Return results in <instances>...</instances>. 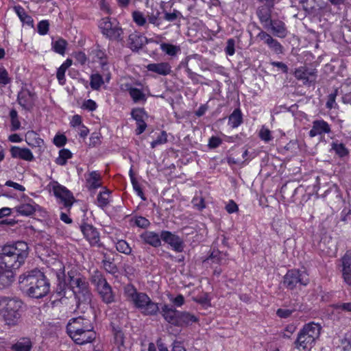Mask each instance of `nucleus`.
I'll return each mask as SVG.
<instances>
[{"label":"nucleus","instance_id":"1","mask_svg":"<svg viewBox=\"0 0 351 351\" xmlns=\"http://www.w3.org/2000/svg\"><path fill=\"white\" fill-rule=\"evenodd\" d=\"M67 289L72 291L79 310L84 312V308L90 307L93 295L89 282L84 275L75 271H69L64 282H59L57 293L60 297H66Z\"/></svg>","mask_w":351,"mask_h":351},{"label":"nucleus","instance_id":"2","mask_svg":"<svg viewBox=\"0 0 351 351\" xmlns=\"http://www.w3.org/2000/svg\"><path fill=\"white\" fill-rule=\"evenodd\" d=\"M28 250V245L24 241L3 246L0 254V269L4 274L11 272L14 276V271L25 263Z\"/></svg>","mask_w":351,"mask_h":351},{"label":"nucleus","instance_id":"3","mask_svg":"<svg viewBox=\"0 0 351 351\" xmlns=\"http://www.w3.org/2000/svg\"><path fill=\"white\" fill-rule=\"evenodd\" d=\"M69 336L79 345L92 342L96 338L93 317L80 315L71 318L66 326Z\"/></svg>","mask_w":351,"mask_h":351},{"label":"nucleus","instance_id":"4","mask_svg":"<svg viewBox=\"0 0 351 351\" xmlns=\"http://www.w3.org/2000/svg\"><path fill=\"white\" fill-rule=\"evenodd\" d=\"M19 283L25 289L29 296L42 298L50 290V283L45 274L40 270L27 271L19 277Z\"/></svg>","mask_w":351,"mask_h":351},{"label":"nucleus","instance_id":"5","mask_svg":"<svg viewBox=\"0 0 351 351\" xmlns=\"http://www.w3.org/2000/svg\"><path fill=\"white\" fill-rule=\"evenodd\" d=\"M123 294L126 300L144 315H156L158 313V304L153 302L147 293L138 291L133 285H126L123 288Z\"/></svg>","mask_w":351,"mask_h":351},{"label":"nucleus","instance_id":"6","mask_svg":"<svg viewBox=\"0 0 351 351\" xmlns=\"http://www.w3.org/2000/svg\"><path fill=\"white\" fill-rule=\"evenodd\" d=\"M145 5L147 10L144 12L135 10L132 13L133 21L139 27L152 25L155 27L160 28L162 24V12L158 3L154 0H146Z\"/></svg>","mask_w":351,"mask_h":351},{"label":"nucleus","instance_id":"7","mask_svg":"<svg viewBox=\"0 0 351 351\" xmlns=\"http://www.w3.org/2000/svg\"><path fill=\"white\" fill-rule=\"evenodd\" d=\"M23 302L16 298L0 296V315L8 325H16L21 317Z\"/></svg>","mask_w":351,"mask_h":351},{"label":"nucleus","instance_id":"8","mask_svg":"<svg viewBox=\"0 0 351 351\" xmlns=\"http://www.w3.org/2000/svg\"><path fill=\"white\" fill-rule=\"evenodd\" d=\"M321 329V326L314 322L305 324L298 334L295 347L300 351L310 350L319 338Z\"/></svg>","mask_w":351,"mask_h":351},{"label":"nucleus","instance_id":"9","mask_svg":"<svg viewBox=\"0 0 351 351\" xmlns=\"http://www.w3.org/2000/svg\"><path fill=\"white\" fill-rule=\"evenodd\" d=\"M101 33L110 40L122 41L123 30L116 19L103 18L99 24Z\"/></svg>","mask_w":351,"mask_h":351},{"label":"nucleus","instance_id":"10","mask_svg":"<svg viewBox=\"0 0 351 351\" xmlns=\"http://www.w3.org/2000/svg\"><path fill=\"white\" fill-rule=\"evenodd\" d=\"M91 279L92 282L95 286L101 300L107 304L114 302L115 300L114 294L111 286L107 282L103 274L97 271L92 276Z\"/></svg>","mask_w":351,"mask_h":351},{"label":"nucleus","instance_id":"11","mask_svg":"<svg viewBox=\"0 0 351 351\" xmlns=\"http://www.w3.org/2000/svg\"><path fill=\"white\" fill-rule=\"evenodd\" d=\"M309 282L308 275L305 270L291 269L284 276L283 284L289 289H295L298 285L306 286Z\"/></svg>","mask_w":351,"mask_h":351},{"label":"nucleus","instance_id":"12","mask_svg":"<svg viewBox=\"0 0 351 351\" xmlns=\"http://www.w3.org/2000/svg\"><path fill=\"white\" fill-rule=\"evenodd\" d=\"M49 186L54 195L59 199V202L62 204L65 208L69 210L74 201L71 192L56 181L51 182Z\"/></svg>","mask_w":351,"mask_h":351},{"label":"nucleus","instance_id":"13","mask_svg":"<svg viewBox=\"0 0 351 351\" xmlns=\"http://www.w3.org/2000/svg\"><path fill=\"white\" fill-rule=\"evenodd\" d=\"M294 76L297 80L302 81L304 85L311 86L316 82L317 71L313 68L302 66L295 69Z\"/></svg>","mask_w":351,"mask_h":351},{"label":"nucleus","instance_id":"14","mask_svg":"<svg viewBox=\"0 0 351 351\" xmlns=\"http://www.w3.org/2000/svg\"><path fill=\"white\" fill-rule=\"evenodd\" d=\"M162 241L168 244L171 248L176 252H182L184 250V242L178 235L168 231L162 230L160 232Z\"/></svg>","mask_w":351,"mask_h":351},{"label":"nucleus","instance_id":"15","mask_svg":"<svg viewBox=\"0 0 351 351\" xmlns=\"http://www.w3.org/2000/svg\"><path fill=\"white\" fill-rule=\"evenodd\" d=\"M331 132V127L328 122L324 119H317L312 122V127L308 132L310 137L320 136L321 138L325 134H328Z\"/></svg>","mask_w":351,"mask_h":351},{"label":"nucleus","instance_id":"16","mask_svg":"<svg viewBox=\"0 0 351 351\" xmlns=\"http://www.w3.org/2000/svg\"><path fill=\"white\" fill-rule=\"evenodd\" d=\"M126 90L128 92L134 103H145L148 96H151L149 89L145 87L143 89H139L132 86L131 85H126Z\"/></svg>","mask_w":351,"mask_h":351},{"label":"nucleus","instance_id":"17","mask_svg":"<svg viewBox=\"0 0 351 351\" xmlns=\"http://www.w3.org/2000/svg\"><path fill=\"white\" fill-rule=\"evenodd\" d=\"M257 38L261 40L264 41L269 48L276 54H281L283 53L282 45L270 34L261 30L257 35Z\"/></svg>","mask_w":351,"mask_h":351},{"label":"nucleus","instance_id":"18","mask_svg":"<svg viewBox=\"0 0 351 351\" xmlns=\"http://www.w3.org/2000/svg\"><path fill=\"white\" fill-rule=\"evenodd\" d=\"M80 230L91 245H97L99 242V233L93 225L84 223L80 226Z\"/></svg>","mask_w":351,"mask_h":351},{"label":"nucleus","instance_id":"19","mask_svg":"<svg viewBox=\"0 0 351 351\" xmlns=\"http://www.w3.org/2000/svg\"><path fill=\"white\" fill-rule=\"evenodd\" d=\"M132 117L136 121L137 128L136 129V134L139 135L142 134L147 128V124L145 121V118L147 114L143 108H134L131 112Z\"/></svg>","mask_w":351,"mask_h":351},{"label":"nucleus","instance_id":"20","mask_svg":"<svg viewBox=\"0 0 351 351\" xmlns=\"http://www.w3.org/2000/svg\"><path fill=\"white\" fill-rule=\"evenodd\" d=\"M267 29H270L274 36L280 38H285L289 33L285 23L279 19H273Z\"/></svg>","mask_w":351,"mask_h":351},{"label":"nucleus","instance_id":"21","mask_svg":"<svg viewBox=\"0 0 351 351\" xmlns=\"http://www.w3.org/2000/svg\"><path fill=\"white\" fill-rule=\"evenodd\" d=\"M10 152L13 158L21 159L26 161H32L34 158L31 150L26 147L12 146L10 147Z\"/></svg>","mask_w":351,"mask_h":351},{"label":"nucleus","instance_id":"22","mask_svg":"<svg viewBox=\"0 0 351 351\" xmlns=\"http://www.w3.org/2000/svg\"><path fill=\"white\" fill-rule=\"evenodd\" d=\"M142 241L154 247H158L161 245L160 233H156L154 231H145L141 235Z\"/></svg>","mask_w":351,"mask_h":351},{"label":"nucleus","instance_id":"23","mask_svg":"<svg viewBox=\"0 0 351 351\" xmlns=\"http://www.w3.org/2000/svg\"><path fill=\"white\" fill-rule=\"evenodd\" d=\"M342 275L345 282L351 285V252L348 251L341 258Z\"/></svg>","mask_w":351,"mask_h":351},{"label":"nucleus","instance_id":"24","mask_svg":"<svg viewBox=\"0 0 351 351\" xmlns=\"http://www.w3.org/2000/svg\"><path fill=\"white\" fill-rule=\"evenodd\" d=\"M180 311L165 304L162 308V315L169 324L178 326Z\"/></svg>","mask_w":351,"mask_h":351},{"label":"nucleus","instance_id":"25","mask_svg":"<svg viewBox=\"0 0 351 351\" xmlns=\"http://www.w3.org/2000/svg\"><path fill=\"white\" fill-rule=\"evenodd\" d=\"M91 56L95 62H98L103 69L108 64V56L104 49L97 45L92 51Z\"/></svg>","mask_w":351,"mask_h":351},{"label":"nucleus","instance_id":"26","mask_svg":"<svg viewBox=\"0 0 351 351\" xmlns=\"http://www.w3.org/2000/svg\"><path fill=\"white\" fill-rule=\"evenodd\" d=\"M146 68L149 71L161 75H167L171 72V66L168 62L151 63L147 64Z\"/></svg>","mask_w":351,"mask_h":351},{"label":"nucleus","instance_id":"27","mask_svg":"<svg viewBox=\"0 0 351 351\" xmlns=\"http://www.w3.org/2000/svg\"><path fill=\"white\" fill-rule=\"evenodd\" d=\"M38 205L33 201L30 200L27 203L21 204L15 207L16 213L22 216L32 215L36 210Z\"/></svg>","mask_w":351,"mask_h":351},{"label":"nucleus","instance_id":"28","mask_svg":"<svg viewBox=\"0 0 351 351\" xmlns=\"http://www.w3.org/2000/svg\"><path fill=\"white\" fill-rule=\"evenodd\" d=\"M271 8L261 6L257 9L256 14L265 28H269V23L272 21L271 19Z\"/></svg>","mask_w":351,"mask_h":351},{"label":"nucleus","instance_id":"29","mask_svg":"<svg viewBox=\"0 0 351 351\" xmlns=\"http://www.w3.org/2000/svg\"><path fill=\"white\" fill-rule=\"evenodd\" d=\"M32 346L29 338L21 337L12 345L11 350L12 351H31Z\"/></svg>","mask_w":351,"mask_h":351},{"label":"nucleus","instance_id":"30","mask_svg":"<svg viewBox=\"0 0 351 351\" xmlns=\"http://www.w3.org/2000/svg\"><path fill=\"white\" fill-rule=\"evenodd\" d=\"M205 263L210 265L212 267L215 265H221L226 263L227 260L225 254L219 252H213L206 260Z\"/></svg>","mask_w":351,"mask_h":351},{"label":"nucleus","instance_id":"31","mask_svg":"<svg viewBox=\"0 0 351 351\" xmlns=\"http://www.w3.org/2000/svg\"><path fill=\"white\" fill-rule=\"evenodd\" d=\"M145 38L137 32L129 36V45L132 50L141 49L145 44Z\"/></svg>","mask_w":351,"mask_h":351},{"label":"nucleus","instance_id":"32","mask_svg":"<svg viewBox=\"0 0 351 351\" xmlns=\"http://www.w3.org/2000/svg\"><path fill=\"white\" fill-rule=\"evenodd\" d=\"M101 175L99 172L93 171L86 178V184L89 189H95L101 186Z\"/></svg>","mask_w":351,"mask_h":351},{"label":"nucleus","instance_id":"33","mask_svg":"<svg viewBox=\"0 0 351 351\" xmlns=\"http://www.w3.org/2000/svg\"><path fill=\"white\" fill-rule=\"evenodd\" d=\"M14 10L23 23L26 24L27 25L32 27H34V20L32 17L27 14L25 9L22 6H14Z\"/></svg>","mask_w":351,"mask_h":351},{"label":"nucleus","instance_id":"34","mask_svg":"<svg viewBox=\"0 0 351 351\" xmlns=\"http://www.w3.org/2000/svg\"><path fill=\"white\" fill-rule=\"evenodd\" d=\"M18 101L24 109H30L34 104L33 96L29 91H24L19 94Z\"/></svg>","mask_w":351,"mask_h":351},{"label":"nucleus","instance_id":"35","mask_svg":"<svg viewBox=\"0 0 351 351\" xmlns=\"http://www.w3.org/2000/svg\"><path fill=\"white\" fill-rule=\"evenodd\" d=\"M72 60L66 59L58 69L56 77L60 85H64L66 83L65 73L66 70L72 65Z\"/></svg>","mask_w":351,"mask_h":351},{"label":"nucleus","instance_id":"36","mask_svg":"<svg viewBox=\"0 0 351 351\" xmlns=\"http://www.w3.org/2000/svg\"><path fill=\"white\" fill-rule=\"evenodd\" d=\"M26 143L32 147H40L43 145V140L34 131H28L25 134Z\"/></svg>","mask_w":351,"mask_h":351},{"label":"nucleus","instance_id":"37","mask_svg":"<svg viewBox=\"0 0 351 351\" xmlns=\"http://www.w3.org/2000/svg\"><path fill=\"white\" fill-rule=\"evenodd\" d=\"M243 122L242 113L240 109H235L229 116L228 124L232 128H238Z\"/></svg>","mask_w":351,"mask_h":351},{"label":"nucleus","instance_id":"38","mask_svg":"<svg viewBox=\"0 0 351 351\" xmlns=\"http://www.w3.org/2000/svg\"><path fill=\"white\" fill-rule=\"evenodd\" d=\"M197 321V317L194 315L185 311H180L178 326L189 325Z\"/></svg>","mask_w":351,"mask_h":351},{"label":"nucleus","instance_id":"39","mask_svg":"<svg viewBox=\"0 0 351 351\" xmlns=\"http://www.w3.org/2000/svg\"><path fill=\"white\" fill-rule=\"evenodd\" d=\"M67 46V42L61 38H58L56 40H52L51 47L52 49L57 53L64 55L65 53V49Z\"/></svg>","mask_w":351,"mask_h":351},{"label":"nucleus","instance_id":"40","mask_svg":"<svg viewBox=\"0 0 351 351\" xmlns=\"http://www.w3.org/2000/svg\"><path fill=\"white\" fill-rule=\"evenodd\" d=\"M331 149L341 158L345 157L349 154L348 149L346 147L345 145L341 143H339L338 141H334L331 143Z\"/></svg>","mask_w":351,"mask_h":351},{"label":"nucleus","instance_id":"41","mask_svg":"<svg viewBox=\"0 0 351 351\" xmlns=\"http://www.w3.org/2000/svg\"><path fill=\"white\" fill-rule=\"evenodd\" d=\"M90 86L93 90H98L104 84L103 77L99 73L92 74L90 77Z\"/></svg>","mask_w":351,"mask_h":351},{"label":"nucleus","instance_id":"42","mask_svg":"<svg viewBox=\"0 0 351 351\" xmlns=\"http://www.w3.org/2000/svg\"><path fill=\"white\" fill-rule=\"evenodd\" d=\"M160 49L166 54L171 56H174L180 51V48L179 46L165 43H163L160 45Z\"/></svg>","mask_w":351,"mask_h":351},{"label":"nucleus","instance_id":"43","mask_svg":"<svg viewBox=\"0 0 351 351\" xmlns=\"http://www.w3.org/2000/svg\"><path fill=\"white\" fill-rule=\"evenodd\" d=\"M110 191L106 189L105 191L100 192L97 198V205L101 207L104 208L106 206L109 202H110Z\"/></svg>","mask_w":351,"mask_h":351},{"label":"nucleus","instance_id":"44","mask_svg":"<svg viewBox=\"0 0 351 351\" xmlns=\"http://www.w3.org/2000/svg\"><path fill=\"white\" fill-rule=\"evenodd\" d=\"M72 156L71 152L67 149H62L59 152V156L56 159V163L59 165H64L68 159Z\"/></svg>","mask_w":351,"mask_h":351},{"label":"nucleus","instance_id":"45","mask_svg":"<svg viewBox=\"0 0 351 351\" xmlns=\"http://www.w3.org/2000/svg\"><path fill=\"white\" fill-rule=\"evenodd\" d=\"M14 280V275L11 272L4 274L0 269V289L9 286Z\"/></svg>","mask_w":351,"mask_h":351},{"label":"nucleus","instance_id":"46","mask_svg":"<svg viewBox=\"0 0 351 351\" xmlns=\"http://www.w3.org/2000/svg\"><path fill=\"white\" fill-rule=\"evenodd\" d=\"M116 249L118 252L127 255L132 252V248L125 240H119L116 243Z\"/></svg>","mask_w":351,"mask_h":351},{"label":"nucleus","instance_id":"47","mask_svg":"<svg viewBox=\"0 0 351 351\" xmlns=\"http://www.w3.org/2000/svg\"><path fill=\"white\" fill-rule=\"evenodd\" d=\"M182 15L180 12L176 10H173L172 12H165L162 16V20L165 19L169 22H174L178 19H180Z\"/></svg>","mask_w":351,"mask_h":351},{"label":"nucleus","instance_id":"48","mask_svg":"<svg viewBox=\"0 0 351 351\" xmlns=\"http://www.w3.org/2000/svg\"><path fill=\"white\" fill-rule=\"evenodd\" d=\"M167 142V134L165 131H162L158 136L151 143V147L152 149L158 145H163Z\"/></svg>","mask_w":351,"mask_h":351},{"label":"nucleus","instance_id":"49","mask_svg":"<svg viewBox=\"0 0 351 351\" xmlns=\"http://www.w3.org/2000/svg\"><path fill=\"white\" fill-rule=\"evenodd\" d=\"M104 269L110 274H115L117 268L115 264L110 260V258H105L102 261Z\"/></svg>","mask_w":351,"mask_h":351},{"label":"nucleus","instance_id":"50","mask_svg":"<svg viewBox=\"0 0 351 351\" xmlns=\"http://www.w3.org/2000/svg\"><path fill=\"white\" fill-rule=\"evenodd\" d=\"M11 82L8 72L3 66H0V85L5 86Z\"/></svg>","mask_w":351,"mask_h":351},{"label":"nucleus","instance_id":"51","mask_svg":"<svg viewBox=\"0 0 351 351\" xmlns=\"http://www.w3.org/2000/svg\"><path fill=\"white\" fill-rule=\"evenodd\" d=\"M49 23L47 20H43L38 23L37 29L40 35H46L49 32Z\"/></svg>","mask_w":351,"mask_h":351},{"label":"nucleus","instance_id":"52","mask_svg":"<svg viewBox=\"0 0 351 351\" xmlns=\"http://www.w3.org/2000/svg\"><path fill=\"white\" fill-rule=\"evenodd\" d=\"M193 207L198 210H202L206 207L204 199L201 196H195L192 199Z\"/></svg>","mask_w":351,"mask_h":351},{"label":"nucleus","instance_id":"53","mask_svg":"<svg viewBox=\"0 0 351 351\" xmlns=\"http://www.w3.org/2000/svg\"><path fill=\"white\" fill-rule=\"evenodd\" d=\"M259 136L265 142H269L273 138L271 134V131L265 127H263L261 129L259 132Z\"/></svg>","mask_w":351,"mask_h":351},{"label":"nucleus","instance_id":"54","mask_svg":"<svg viewBox=\"0 0 351 351\" xmlns=\"http://www.w3.org/2000/svg\"><path fill=\"white\" fill-rule=\"evenodd\" d=\"M235 40L233 38H230L227 40L225 52L228 56H233L235 53Z\"/></svg>","mask_w":351,"mask_h":351},{"label":"nucleus","instance_id":"55","mask_svg":"<svg viewBox=\"0 0 351 351\" xmlns=\"http://www.w3.org/2000/svg\"><path fill=\"white\" fill-rule=\"evenodd\" d=\"M222 140L219 137L213 136L208 139V146L210 149H215L220 146Z\"/></svg>","mask_w":351,"mask_h":351},{"label":"nucleus","instance_id":"56","mask_svg":"<svg viewBox=\"0 0 351 351\" xmlns=\"http://www.w3.org/2000/svg\"><path fill=\"white\" fill-rule=\"evenodd\" d=\"M82 107L88 111H94L97 109V104L93 99H87L84 101Z\"/></svg>","mask_w":351,"mask_h":351},{"label":"nucleus","instance_id":"57","mask_svg":"<svg viewBox=\"0 0 351 351\" xmlns=\"http://www.w3.org/2000/svg\"><path fill=\"white\" fill-rule=\"evenodd\" d=\"M293 312V309L278 308L276 311V315L280 318H288Z\"/></svg>","mask_w":351,"mask_h":351},{"label":"nucleus","instance_id":"58","mask_svg":"<svg viewBox=\"0 0 351 351\" xmlns=\"http://www.w3.org/2000/svg\"><path fill=\"white\" fill-rule=\"evenodd\" d=\"M135 224L140 228H146L149 226L150 222L145 217H138L135 220Z\"/></svg>","mask_w":351,"mask_h":351},{"label":"nucleus","instance_id":"59","mask_svg":"<svg viewBox=\"0 0 351 351\" xmlns=\"http://www.w3.org/2000/svg\"><path fill=\"white\" fill-rule=\"evenodd\" d=\"M226 210L228 213L232 214L237 212L239 208L237 204L233 200H230L226 206Z\"/></svg>","mask_w":351,"mask_h":351},{"label":"nucleus","instance_id":"60","mask_svg":"<svg viewBox=\"0 0 351 351\" xmlns=\"http://www.w3.org/2000/svg\"><path fill=\"white\" fill-rule=\"evenodd\" d=\"M132 184L133 188H134V191H136V194L140 197H141V199L143 200H145V197L144 196L143 191L142 189L141 188L139 184L136 181L135 179H132Z\"/></svg>","mask_w":351,"mask_h":351},{"label":"nucleus","instance_id":"61","mask_svg":"<svg viewBox=\"0 0 351 351\" xmlns=\"http://www.w3.org/2000/svg\"><path fill=\"white\" fill-rule=\"evenodd\" d=\"M5 185L7 186H9V187H12L15 190L21 191V192L25 191V188L23 185H21L19 183L14 182L13 181H11V180H8L5 182Z\"/></svg>","mask_w":351,"mask_h":351},{"label":"nucleus","instance_id":"62","mask_svg":"<svg viewBox=\"0 0 351 351\" xmlns=\"http://www.w3.org/2000/svg\"><path fill=\"white\" fill-rule=\"evenodd\" d=\"M70 124H71V127L75 128L76 129L77 128H79L80 126H81L82 125H83L82 123L81 117L78 114H75V115L73 116L72 119L71 120Z\"/></svg>","mask_w":351,"mask_h":351},{"label":"nucleus","instance_id":"63","mask_svg":"<svg viewBox=\"0 0 351 351\" xmlns=\"http://www.w3.org/2000/svg\"><path fill=\"white\" fill-rule=\"evenodd\" d=\"M74 58L81 64H84L87 61L86 56L82 51L76 52L74 55Z\"/></svg>","mask_w":351,"mask_h":351},{"label":"nucleus","instance_id":"64","mask_svg":"<svg viewBox=\"0 0 351 351\" xmlns=\"http://www.w3.org/2000/svg\"><path fill=\"white\" fill-rule=\"evenodd\" d=\"M335 309L341 310L346 312H351V302L346 303L337 304L335 306Z\"/></svg>","mask_w":351,"mask_h":351}]
</instances>
